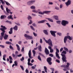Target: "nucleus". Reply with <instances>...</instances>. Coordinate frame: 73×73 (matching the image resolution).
Masks as SVG:
<instances>
[{
	"mask_svg": "<svg viewBox=\"0 0 73 73\" xmlns=\"http://www.w3.org/2000/svg\"><path fill=\"white\" fill-rule=\"evenodd\" d=\"M1 27L3 28H0V29L1 31L3 32L1 33V35L0 36V40H2L3 37L4 40H7L8 37L9 36L8 35L5 34L4 35V33L5 32V30H6L7 28L5 26H3L1 25Z\"/></svg>",
	"mask_w": 73,
	"mask_h": 73,
	"instance_id": "obj_1",
	"label": "nucleus"
},
{
	"mask_svg": "<svg viewBox=\"0 0 73 73\" xmlns=\"http://www.w3.org/2000/svg\"><path fill=\"white\" fill-rule=\"evenodd\" d=\"M68 38L69 40H72V39H73V37H71L69 36H65L64 38V43H66V42L67 41V40H68Z\"/></svg>",
	"mask_w": 73,
	"mask_h": 73,
	"instance_id": "obj_2",
	"label": "nucleus"
},
{
	"mask_svg": "<svg viewBox=\"0 0 73 73\" xmlns=\"http://www.w3.org/2000/svg\"><path fill=\"white\" fill-rule=\"evenodd\" d=\"M24 36L25 37H26V40H28V39L29 40H32V39H33V37L32 36H30L29 35L25 34Z\"/></svg>",
	"mask_w": 73,
	"mask_h": 73,
	"instance_id": "obj_3",
	"label": "nucleus"
},
{
	"mask_svg": "<svg viewBox=\"0 0 73 73\" xmlns=\"http://www.w3.org/2000/svg\"><path fill=\"white\" fill-rule=\"evenodd\" d=\"M61 24L63 26H66V25L69 24V22L65 20H62V21Z\"/></svg>",
	"mask_w": 73,
	"mask_h": 73,
	"instance_id": "obj_4",
	"label": "nucleus"
},
{
	"mask_svg": "<svg viewBox=\"0 0 73 73\" xmlns=\"http://www.w3.org/2000/svg\"><path fill=\"white\" fill-rule=\"evenodd\" d=\"M52 60V58L50 57H49L47 58L46 59L47 62L48 63V64L50 65H51L52 64V62H51Z\"/></svg>",
	"mask_w": 73,
	"mask_h": 73,
	"instance_id": "obj_5",
	"label": "nucleus"
},
{
	"mask_svg": "<svg viewBox=\"0 0 73 73\" xmlns=\"http://www.w3.org/2000/svg\"><path fill=\"white\" fill-rule=\"evenodd\" d=\"M19 54V52L17 51H16L15 52V54L14 53H13L12 54V56L15 58V59H16L17 58V55Z\"/></svg>",
	"mask_w": 73,
	"mask_h": 73,
	"instance_id": "obj_6",
	"label": "nucleus"
},
{
	"mask_svg": "<svg viewBox=\"0 0 73 73\" xmlns=\"http://www.w3.org/2000/svg\"><path fill=\"white\" fill-rule=\"evenodd\" d=\"M61 55L62 56V58L63 61V62H67V61L66 60V58L65 56V55L64 54H61Z\"/></svg>",
	"mask_w": 73,
	"mask_h": 73,
	"instance_id": "obj_7",
	"label": "nucleus"
},
{
	"mask_svg": "<svg viewBox=\"0 0 73 73\" xmlns=\"http://www.w3.org/2000/svg\"><path fill=\"white\" fill-rule=\"evenodd\" d=\"M50 12H51L50 11H44L43 12L41 11L39 12L38 13L40 15H44V13H50Z\"/></svg>",
	"mask_w": 73,
	"mask_h": 73,
	"instance_id": "obj_8",
	"label": "nucleus"
},
{
	"mask_svg": "<svg viewBox=\"0 0 73 73\" xmlns=\"http://www.w3.org/2000/svg\"><path fill=\"white\" fill-rule=\"evenodd\" d=\"M70 65V64L68 62L67 63V65H63L61 66V67L62 68H68Z\"/></svg>",
	"mask_w": 73,
	"mask_h": 73,
	"instance_id": "obj_9",
	"label": "nucleus"
},
{
	"mask_svg": "<svg viewBox=\"0 0 73 73\" xmlns=\"http://www.w3.org/2000/svg\"><path fill=\"white\" fill-rule=\"evenodd\" d=\"M50 32L52 36H53V37H56V34H55V33H57V31H50Z\"/></svg>",
	"mask_w": 73,
	"mask_h": 73,
	"instance_id": "obj_10",
	"label": "nucleus"
},
{
	"mask_svg": "<svg viewBox=\"0 0 73 73\" xmlns=\"http://www.w3.org/2000/svg\"><path fill=\"white\" fill-rule=\"evenodd\" d=\"M48 44L50 46H53V44H52V41L50 39H49L48 40Z\"/></svg>",
	"mask_w": 73,
	"mask_h": 73,
	"instance_id": "obj_11",
	"label": "nucleus"
},
{
	"mask_svg": "<svg viewBox=\"0 0 73 73\" xmlns=\"http://www.w3.org/2000/svg\"><path fill=\"white\" fill-rule=\"evenodd\" d=\"M35 0H32V1H30L27 2V5H31V4H33V3H35Z\"/></svg>",
	"mask_w": 73,
	"mask_h": 73,
	"instance_id": "obj_12",
	"label": "nucleus"
},
{
	"mask_svg": "<svg viewBox=\"0 0 73 73\" xmlns=\"http://www.w3.org/2000/svg\"><path fill=\"white\" fill-rule=\"evenodd\" d=\"M65 4L67 7H68L69 5L71 4V1L68 0L67 2L65 3Z\"/></svg>",
	"mask_w": 73,
	"mask_h": 73,
	"instance_id": "obj_13",
	"label": "nucleus"
},
{
	"mask_svg": "<svg viewBox=\"0 0 73 73\" xmlns=\"http://www.w3.org/2000/svg\"><path fill=\"white\" fill-rule=\"evenodd\" d=\"M44 52H45L46 55H48V54H49V50H48L47 48H45Z\"/></svg>",
	"mask_w": 73,
	"mask_h": 73,
	"instance_id": "obj_14",
	"label": "nucleus"
},
{
	"mask_svg": "<svg viewBox=\"0 0 73 73\" xmlns=\"http://www.w3.org/2000/svg\"><path fill=\"white\" fill-rule=\"evenodd\" d=\"M45 21H46V20H42L41 21H39L38 22V24H40L41 23H45Z\"/></svg>",
	"mask_w": 73,
	"mask_h": 73,
	"instance_id": "obj_15",
	"label": "nucleus"
},
{
	"mask_svg": "<svg viewBox=\"0 0 73 73\" xmlns=\"http://www.w3.org/2000/svg\"><path fill=\"white\" fill-rule=\"evenodd\" d=\"M13 16L12 15H10L7 17L8 19H11V20H13Z\"/></svg>",
	"mask_w": 73,
	"mask_h": 73,
	"instance_id": "obj_16",
	"label": "nucleus"
},
{
	"mask_svg": "<svg viewBox=\"0 0 73 73\" xmlns=\"http://www.w3.org/2000/svg\"><path fill=\"white\" fill-rule=\"evenodd\" d=\"M7 17V16L5 15H2L1 16L0 18L1 19H4Z\"/></svg>",
	"mask_w": 73,
	"mask_h": 73,
	"instance_id": "obj_17",
	"label": "nucleus"
},
{
	"mask_svg": "<svg viewBox=\"0 0 73 73\" xmlns=\"http://www.w3.org/2000/svg\"><path fill=\"white\" fill-rule=\"evenodd\" d=\"M41 49H42V48L41 47V45L40 44L39 46L38 47V50L40 51V52H42V50H41Z\"/></svg>",
	"mask_w": 73,
	"mask_h": 73,
	"instance_id": "obj_18",
	"label": "nucleus"
},
{
	"mask_svg": "<svg viewBox=\"0 0 73 73\" xmlns=\"http://www.w3.org/2000/svg\"><path fill=\"white\" fill-rule=\"evenodd\" d=\"M13 29L15 31H17L18 30V27L17 26L15 25L14 27H13Z\"/></svg>",
	"mask_w": 73,
	"mask_h": 73,
	"instance_id": "obj_19",
	"label": "nucleus"
},
{
	"mask_svg": "<svg viewBox=\"0 0 73 73\" xmlns=\"http://www.w3.org/2000/svg\"><path fill=\"white\" fill-rule=\"evenodd\" d=\"M53 17L54 19H55L56 20H58V17L57 16L54 15L53 16Z\"/></svg>",
	"mask_w": 73,
	"mask_h": 73,
	"instance_id": "obj_20",
	"label": "nucleus"
},
{
	"mask_svg": "<svg viewBox=\"0 0 73 73\" xmlns=\"http://www.w3.org/2000/svg\"><path fill=\"white\" fill-rule=\"evenodd\" d=\"M43 32L45 34V35H48V32L47 30H44L43 31Z\"/></svg>",
	"mask_w": 73,
	"mask_h": 73,
	"instance_id": "obj_21",
	"label": "nucleus"
},
{
	"mask_svg": "<svg viewBox=\"0 0 73 73\" xmlns=\"http://www.w3.org/2000/svg\"><path fill=\"white\" fill-rule=\"evenodd\" d=\"M28 55L29 58H31V50L29 51Z\"/></svg>",
	"mask_w": 73,
	"mask_h": 73,
	"instance_id": "obj_22",
	"label": "nucleus"
},
{
	"mask_svg": "<svg viewBox=\"0 0 73 73\" xmlns=\"http://www.w3.org/2000/svg\"><path fill=\"white\" fill-rule=\"evenodd\" d=\"M56 56L58 58V59H60V57L59 56V55H58V54L57 52H56Z\"/></svg>",
	"mask_w": 73,
	"mask_h": 73,
	"instance_id": "obj_23",
	"label": "nucleus"
},
{
	"mask_svg": "<svg viewBox=\"0 0 73 73\" xmlns=\"http://www.w3.org/2000/svg\"><path fill=\"white\" fill-rule=\"evenodd\" d=\"M46 19H47L48 20V21H50V22H52V23L53 22V19H52L50 18H46Z\"/></svg>",
	"mask_w": 73,
	"mask_h": 73,
	"instance_id": "obj_24",
	"label": "nucleus"
},
{
	"mask_svg": "<svg viewBox=\"0 0 73 73\" xmlns=\"http://www.w3.org/2000/svg\"><path fill=\"white\" fill-rule=\"evenodd\" d=\"M16 46L17 47L18 50V51H20V47H19V46L18 44H16Z\"/></svg>",
	"mask_w": 73,
	"mask_h": 73,
	"instance_id": "obj_25",
	"label": "nucleus"
},
{
	"mask_svg": "<svg viewBox=\"0 0 73 73\" xmlns=\"http://www.w3.org/2000/svg\"><path fill=\"white\" fill-rule=\"evenodd\" d=\"M6 10L7 13H9V12H11V10H10L9 9H8L7 8H6Z\"/></svg>",
	"mask_w": 73,
	"mask_h": 73,
	"instance_id": "obj_26",
	"label": "nucleus"
},
{
	"mask_svg": "<svg viewBox=\"0 0 73 73\" xmlns=\"http://www.w3.org/2000/svg\"><path fill=\"white\" fill-rule=\"evenodd\" d=\"M5 44H8L9 45H11V44H12V43L9 41L6 42Z\"/></svg>",
	"mask_w": 73,
	"mask_h": 73,
	"instance_id": "obj_27",
	"label": "nucleus"
},
{
	"mask_svg": "<svg viewBox=\"0 0 73 73\" xmlns=\"http://www.w3.org/2000/svg\"><path fill=\"white\" fill-rule=\"evenodd\" d=\"M33 57H35V54H36V51L33 50Z\"/></svg>",
	"mask_w": 73,
	"mask_h": 73,
	"instance_id": "obj_28",
	"label": "nucleus"
},
{
	"mask_svg": "<svg viewBox=\"0 0 73 73\" xmlns=\"http://www.w3.org/2000/svg\"><path fill=\"white\" fill-rule=\"evenodd\" d=\"M44 70L46 73H47V68H46V66H44Z\"/></svg>",
	"mask_w": 73,
	"mask_h": 73,
	"instance_id": "obj_29",
	"label": "nucleus"
},
{
	"mask_svg": "<svg viewBox=\"0 0 73 73\" xmlns=\"http://www.w3.org/2000/svg\"><path fill=\"white\" fill-rule=\"evenodd\" d=\"M4 1L5 3H6V4L7 5H11V4H9L8 2H6L5 1Z\"/></svg>",
	"mask_w": 73,
	"mask_h": 73,
	"instance_id": "obj_30",
	"label": "nucleus"
},
{
	"mask_svg": "<svg viewBox=\"0 0 73 73\" xmlns=\"http://www.w3.org/2000/svg\"><path fill=\"white\" fill-rule=\"evenodd\" d=\"M9 48L10 49H11V50H14L13 47L11 45H10Z\"/></svg>",
	"mask_w": 73,
	"mask_h": 73,
	"instance_id": "obj_31",
	"label": "nucleus"
},
{
	"mask_svg": "<svg viewBox=\"0 0 73 73\" xmlns=\"http://www.w3.org/2000/svg\"><path fill=\"white\" fill-rule=\"evenodd\" d=\"M28 20H31V19H32V17L29 15L28 17Z\"/></svg>",
	"mask_w": 73,
	"mask_h": 73,
	"instance_id": "obj_32",
	"label": "nucleus"
},
{
	"mask_svg": "<svg viewBox=\"0 0 73 73\" xmlns=\"http://www.w3.org/2000/svg\"><path fill=\"white\" fill-rule=\"evenodd\" d=\"M38 59H39L40 61H41V57H40V55H38Z\"/></svg>",
	"mask_w": 73,
	"mask_h": 73,
	"instance_id": "obj_33",
	"label": "nucleus"
},
{
	"mask_svg": "<svg viewBox=\"0 0 73 73\" xmlns=\"http://www.w3.org/2000/svg\"><path fill=\"white\" fill-rule=\"evenodd\" d=\"M20 60L21 61H23V60H24V57L23 56L22 57V58L20 59Z\"/></svg>",
	"mask_w": 73,
	"mask_h": 73,
	"instance_id": "obj_34",
	"label": "nucleus"
},
{
	"mask_svg": "<svg viewBox=\"0 0 73 73\" xmlns=\"http://www.w3.org/2000/svg\"><path fill=\"white\" fill-rule=\"evenodd\" d=\"M31 9H35V7L34 6H32L31 7Z\"/></svg>",
	"mask_w": 73,
	"mask_h": 73,
	"instance_id": "obj_35",
	"label": "nucleus"
},
{
	"mask_svg": "<svg viewBox=\"0 0 73 73\" xmlns=\"http://www.w3.org/2000/svg\"><path fill=\"white\" fill-rule=\"evenodd\" d=\"M62 54H66V52L65 51L63 50L62 52Z\"/></svg>",
	"mask_w": 73,
	"mask_h": 73,
	"instance_id": "obj_36",
	"label": "nucleus"
},
{
	"mask_svg": "<svg viewBox=\"0 0 73 73\" xmlns=\"http://www.w3.org/2000/svg\"><path fill=\"white\" fill-rule=\"evenodd\" d=\"M0 1L2 4H5V2L3 0H0Z\"/></svg>",
	"mask_w": 73,
	"mask_h": 73,
	"instance_id": "obj_37",
	"label": "nucleus"
},
{
	"mask_svg": "<svg viewBox=\"0 0 73 73\" xmlns=\"http://www.w3.org/2000/svg\"><path fill=\"white\" fill-rule=\"evenodd\" d=\"M46 24L48 25V27L49 28H50V27H51V26L49 25V24L48 23H46Z\"/></svg>",
	"mask_w": 73,
	"mask_h": 73,
	"instance_id": "obj_38",
	"label": "nucleus"
},
{
	"mask_svg": "<svg viewBox=\"0 0 73 73\" xmlns=\"http://www.w3.org/2000/svg\"><path fill=\"white\" fill-rule=\"evenodd\" d=\"M28 65H29L30 66H32V65H33V64L31 63H30V62H28L27 63Z\"/></svg>",
	"mask_w": 73,
	"mask_h": 73,
	"instance_id": "obj_39",
	"label": "nucleus"
},
{
	"mask_svg": "<svg viewBox=\"0 0 73 73\" xmlns=\"http://www.w3.org/2000/svg\"><path fill=\"white\" fill-rule=\"evenodd\" d=\"M15 24L17 25L18 26H20L21 25L19 23H16V22L15 23Z\"/></svg>",
	"mask_w": 73,
	"mask_h": 73,
	"instance_id": "obj_40",
	"label": "nucleus"
},
{
	"mask_svg": "<svg viewBox=\"0 0 73 73\" xmlns=\"http://www.w3.org/2000/svg\"><path fill=\"white\" fill-rule=\"evenodd\" d=\"M64 48L65 50H66V51H68V48H67L64 47Z\"/></svg>",
	"mask_w": 73,
	"mask_h": 73,
	"instance_id": "obj_41",
	"label": "nucleus"
},
{
	"mask_svg": "<svg viewBox=\"0 0 73 73\" xmlns=\"http://www.w3.org/2000/svg\"><path fill=\"white\" fill-rule=\"evenodd\" d=\"M32 11L33 12H34L35 13H37V12H38L35 9L33 10Z\"/></svg>",
	"mask_w": 73,
	"mask_h": 73,
	"instance_id": "obj_42",
	"label": "nucleus"
},
{
	"mask_svg": "<svg viewBox=\"0 0 73 73\" xmlns=\"http://www.w3.org/2000/svg\"><path fill=\"white\" fill-rule=\"evenodd\" d=\"M33 34L34 36H35V37H37V34L36 33H35L34 32L33 33Z\"/></svg>",
	"mask_w": 73,
	"mask_h": 73,
	"instance_id": "obj_43",
	"label": "nucleus"
},
{
	"mask_svg": "<svg viewBox=\"0 0 73 73\" xmlns=\"http://www.w3.org/2000/svg\"><path fill=\"white\" fill-rule=\"evenodd\" d=\"M57 35H59V36H61L62 34H61V33H57Z\"/></svg>",
	"mask_w": 73,
	"mask_h": 73,
	"instance_id": "obj_44",
	"label": "nucleus"
},
{
	"mask_svg": "<svg viewBox=\"0 0 73 73\" xmlns=\"http://www.w3.org/2000/svg\"><path fill=\"white\" fill-rule=\"evenodd\" d=\"M56 22L57 24H60V23H61V21H56Z\"/></svg>",
	"mask_w": 73,
	"mask_h": 73,
	"instance_id": "obj_45",
	"label": "nucleus"
},
{
	"mask_svg": "<svg viewBox=\"0 0 73 73\" xmlns=\"http://www.w3.org/2000/svg\"><path fill=\"white\" fill-rule=\"evenodd\" d=\"M39 54L40 55V56H41L42 57H44V55L42 54H41V53H39Z\"/></svg>",
	"mask_w": 73,
	"mask_h": 73,
	"instance_id": "obj_46",
	"label": "nucleus"
},
{
	"mask_svg": "<svg viewBox=\"0 0 73 73\" xmlns=\"http://www.w3.org/2000/svg\"><path fill=\"white\" fill-rule=\"evenodd\" d=\"M30 27L32 30H33V31H35V29H34V28L32 26H31Z\"/></svg>",
	"mask_w": 73,
	"mask_h": 73,
	"instance_id": "obj_47",
	"label": "nucleus"
},
{
	"mask_svg": "<svg viewBox=\"0 0 73 73\" xmlns=\"http://www.w3.org/2000/svg\"><path fill=\"white\" fill-rule=\"evenodd\" d=\"M20 67H21V69H22L23 70H24V68L23 67V66H20Z\"/></svg>",
	"mask_w": 73,
	"mask_h": 73,
	"instance_id": "obj_48",
	"label": "nucleus"
},
{
	"mask_svg": "<svg viewBox=\"0 0 73 73\" xmlns=\"http://www.w3.org/2000/svg\"><path fill=\"white\" fill-rule=\"evenodd\" d=\"M56 53H59V52H60V51H59V50H58V49L57 48H56Z\"/></svg>",
	"mask_w": 73,
	"mask_h": 73,
	"instance_id": "obj_49",
	"label": "nucleus"
},
{
	"mask_svg": "<svg viewBox=\"0 0 73 73\" xmlns=\"http://www.w3.org/2000/svg\"><path fill=\"white\" fill-rule=\"evenodd\" d=\"M14 63L15 64V66H17V61H15L14 62Z\"/></svg>",
	"mask_w": 73,
	"mask_h": 73,
	"instance_id": "obj_50",
	"label": "nucleus"
},
{
	"mask_svg": "<svg viewBox=\"0 0 73 73\" xmlns=\"http://www.w3.org/2000/svg\"><path fill=\"white\" fill-rule=\"evenodd\" d=\"M49 56L51 57H53V55L52 54H50L49 55Z\"/></svg>",
	"mask_w": 73,
	"mask_h": 73,
	"instance_id": "obj_51",
	"label": "nucleus"
},
{
	"mask_svg": "<svg viewBox=\"0 0 73 73\" xmlns=\"http://www.w3.org/2000/svg\"><path fill=\"white\" fill-rule=\"evenodd\" d=\"M21 52H24V47H23L22 48V49L21 50Z\"/></svg>",
	"mask_w": 73,
	"mask_h": 73,
	"instance_id": "obj_52",
	"label": "nucleus"
},
{
	"mask_svg": "<svg viewBox=\"0 0 73 73\" xmlns=\"http://www.w3.org/2000/svg\"><path fill=\"white\" fill-rule=\"evenodd\" d=\"M9 33L10 35H11V34H12V33H13V31H9Z\"/></svg>",
	"mask_w": 73,
	"mask_h": 73,
	"instance_id": "obj_53",
	"label": "nucleus"
},
{
	"mask_svg": "<svg viewBox=\"0 0 73 73\" xmlns=\"http://www.w3.org/2000/svg\"><path fill=\"white\" fill-rule=\"evenodd\" d=\"M56 61L57 62H58V63H60V60H58V59L56 60Z\"/></svg>",
	"mask_w": 73,
	"mask_h": 73,
	"instance_id": "obj_54",
	"label": "nucleus"
},
{
	"mask_svg": "<svg viewBox=\"0 0 73 73\" xmlns=\"http://www.w3.org/2000/svg\"><path fill=\"white\" fill-rule=\"evenodd\" d=\"M0 46L1 48H5V46L4 45H0Z\"/></svg>",
	"mask_w": 73,
	"mask_h": 73,
	"instance_id": "obj_55",
	"label": "nucleus"
},
{
	"mask_svg": "<svg viewBox=\"0 0 73 73\" xmlns=\"http://www.w3.org/2000/svg\"><path fill=\"white\" fill-rule=\"evenodd\" d=\"M53 52V49H51L50 50V53H52Z\"/></svg>",
	"mask_w": 73,
	"mask_h": 73,
	"instance_id": "obj_56",
	"label": "nucleus"
},
{
	"mask_svg": "<svg viewBox=\"0 0 73 73\" xmlns=\"http://www.w3.org/2000/svg\"><path fill=\"white\" fill-rule=\"evenodd\" d=\"M1 8L2 9V10H4V8H3V5H1Z\"/></svg>",
	"mask_w": 73,
	"mask_h": 73,
	"instance_id": "obj_57",
	"label": "nucleus"
},
{
	"mask_svg": "<svg viewBox=\"0 0 73 73\" xmlns=\"http://www.w3.org/2000/svg\"><path fill=\"white\" fill-rule=\"evenodd\" d=\"M28 62H31V59L30 58H29L28 59Z\"/></svg>",
	"mask_w": 73,
	"mask_h": 73,
	"instance_id": "obj_58",
	"label": "nucleus"
},
{
	"mask_svg": "<svg viewBox=\"0 0 73 73\" xmlns=\"http://www.w3.org/2000/svg\"><path fill=\"white\" fill-rule=\"evenodd\" d=\"M9 59L10 60H12V57L11 56H9Z\"/></svg>",
	"mask_w": 73,
	"mask_h": 73,
	"instance_id": "obj_59",
	"label": "nucleus"
},
{
	"mask_svg": "<svg viewBox=\"0 0 73 73\" xmlns=\"http://www.w3.org/2000/svg\"><path fill=\"white\" fill-rule=\"evenodd\" d=\"M62 50H63V48H62L60 50V52H61Z\"/></svg>",
	"mask_w": 73,
	"mask_h": 73,
	"instance_id": "obj_60",
	"label": "nucleus"
},
{
	"mask_svg": "<svg viewBox=\"0 0 73 73\" xmlns=\"http://www.w3.org/2000/svg\"><path fill=\"white\" fill-rule=\"evenodd\" d=\"M32 25H33V27H36V25L35 23L33 24Z\"/></svg>",
	"mask_w": 73,
	"mask_h": 73,
	"instance_id": "obj_61",
	"label": "nucleus"
},
{
	"mask_svg": "<svg viewBox=\"0 0 73 73\" xmlns=\"http://www.w3.org/2000/svg\"><path fill=\"white\" fill-rule=\"evenodd\" d=\"M30 22L29 23V24H32V21L31 20H30Z\"/></svg>",
	"mask_w": 73,
	"mask_h": 73,
	"instance_id": "obj_62",
	"label": "nucleus"
},
{
	"mask_svg": "<svg viewBox=\"0 0 73 73\" xmlns=\"http://www.w3.org/2000/svg\"><path fill=\"white\" fill-rule=\"evenodd\" d=\"M26 73H29V71H28V70H27V69H26L25 70Z\"/></svg>",
	"mask_w": 73,
	"mask_h": 73,
	"instance_id": "obj_63",
	"label": "nucleus"
},
{
	"mask_svg": "<svg viewBox=\"0 0 73 73\" xmlns=\"http://www.w3.org/2000/svg\"><path fill=\"white\" fill-rule=\"evenodd\" d=\"M22 56V54H20L19 55H17V57H21V56Z\"/></svg>",
	"mask_w": 73,
	"mask_h": 73,
	"instance_id": "obj_64",
	"label": "nucleus"
}]
</instances>
